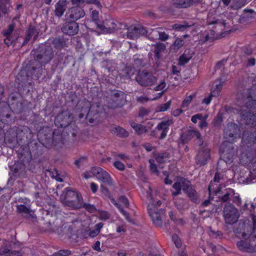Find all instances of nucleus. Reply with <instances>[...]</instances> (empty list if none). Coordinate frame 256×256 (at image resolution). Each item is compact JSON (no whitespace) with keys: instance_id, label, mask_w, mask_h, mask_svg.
I'll return each mask as SVG.
<instances>
[{"instance_id":"obj_1","label":"nucleus","mask_w":256,"mask_h":256,"mask_svg":"<svg viewBox=\"0 0 256 256\" xmlns=\"http://www.w3.org/2000/svg\"><path fill=\"white\" fill-rule=\"evenodd\" d=\"M238 104L240 107L244 105L248 108H250L248 112L242 111L240 113L242 120L246 126L250 127L256 126V100L252 98L251 96H247L246 98H242L240 100V98L237 101Z\"/></svg>"},{"instance_id":"obj_2","label":"nucleus","mask_w":256,"mask_h":256,"mask_svg":"<svg viewBox=\"0 0 256 256\" xmlns=\"http://www.w3.org/2000/svg\"><path fill=\"white\" fill-rule=\"evenodd\" d=\"M36 54V63H40L37 67L32 66L30 70L32 75L34 74L37 78H38L42 74V66L49 62L52 58L54 52L50 47L44 46L40 50L34 51Z\"/></svg>"},{"instance_id":"obj_3","label":"nucleus","mask_w":256,"mask_h":256,"mask_svg":"<svg viewBox=\"0 0 256 256\" xmlns=\"http://www.w3.org/2000/svg\"><path fill=\"white\" fill-rule=\"evenodd\" d=\"M152 192V190L149 188L146 192L147 198L148 200V212L153 222L158 226H160L162 224V216L164 214V210L160 209L158 210V207L161 205L162 202L160 200L153 199Z\"/></svg>"},{"instance_id":"obj_4","label":"nucleus","mask_w":256,"mask_h":256,"mask_svg":"<svg viewBox=\"0 0 256 256\" xmlns=\"http://www.w3.org/2000/svg\"><path fill=\"white\" fill-rule=\"evenodd\" d=\"M106 106L110 108H116L122 106L126 102V95L122 91L114 90L108 96L106 97Z\"/></svg>"},{"instance_id":"obj_5","label":"nucleus","mask_w":256,"mask_h":256,"mask_svg":"<svg viewBox=\"0 0 256 256\" xmlns=\"http://www.w3.org/2000/svg\"><path fill=\"white\" fill-rule=\"evenodd\" d=\"M66 204L74 209H78L82 207V198L76 192L72 190H66L65 194Z\"/></svg>"},{"instance_id":"obj_6","label":"nucleus","mask_w":256,"mask_h":256,"mask_svg":"<svg viewBox=\"0 0 256 256\" xmlns=\"http://www.w3.org/2000/svg\"><path fill=\"white\" fill-rule=\"evenodd\" d=\"M137 82L142 86H151L156 82L157 78L152 73L146 70L139 72L136 77Z\"/></svg>"},{"instance_id":"obj_7","label":"nucleus","mask_w":256,"mask_h":256,"mask_svg":"<svg viewBox=\"0 0 256 256\" xmlns=\"http://www.w3.org/2000/svg\"><path fill=\"white\" fill-rule=\"evenodd\" d=\"M84 106H86V108L82 109L84 113L80 114L79 118H82L84 114H86V118L90 122L92 123L96 118L95 116L99 112L100 106L96 104L90 105L88 102H85Z\"/></svg>"},{"instance_id":"obj_8","label":"nucleus","mask_w":256,"mask_h":256,"mask_svg":"<svg viewBox=\"0 0 256 256\" xmlns=\"http://www.w3.org/2000/svg\"><path fill=\"white\" fill-rule=\"evenodd\" d=\"M199 146L200 148L196 157V160L198 165L202 166L206 165L210 159V150L206 144L202 142V145Z\"/></svg>"},{"instance_id":"obj_9","label":"nucleus","mask_w":256,"mask_h":256,"mask_svg":"<svg viewBox=\"0 0 256 256\" xmlns=\"http://www.w3.org/2000/svg\"><path fill=\"white\" fill-rule=\"evenodd\" d=\"M224 214L226 222L230 224L236 222L239 217L238 210L233 205L230 204L225 206Z\"/></svg>"},{"instance_id":"obj_10","label":"nucleus","mask_w":256,"mask_h":256,"mask_svg":"<svg viewBox=\"0 0 256 256\" xmlns=\"http://www.w3.org/2000/svg\"><path fill=\"white\" fill-rule=\"evenodd\" d=\"M73 116L70 112L64 111L59 114L55 118L54 124L58 128H65L72 121Z\"/></svg>"},{"instance_id":"obj_11","label":"nucleus","mask_w":256,"mask_h":256,"mask_svg":"<svg viewBox=\"0 0 256 256\" xmlns=\"http://www.w3.org/2000/svg\"><path fill=\"white\" fill-rule=\"evenodd\" d=\"M92 175L96 178L108 185H112V182L110 174L105 170L100 167H94L92 168Z\"/></svg>"},{"instance_id":"obj_12","label":"nucleus","mask_w":256,"mask_h":256,"mask_svg":"<svg viewBox=\"0 0 256 256\" xmlns=\"http://www.w3.org/2000/svg\"><path fill=\"white\" fill-rule=\"evenodd\" d=\"M85 15L84 10L80 6H74L69 8L66 12V20L75 22L76 20L83 18Z\"/></svg>"},{"instance_id":"obj_13","label":"nucleus","mask_w":256,"mask_h":256,"mask_svg":"<svg viewBox=\"0 0 256 256\" xmlns=\"http://www.w3.org/2000/svg\"><path fill=\"white\" fill-rule=\"evenodd\" d=\"M246 234V232H243L242 234V238L240 237L239 235H237V236L240 238H242L244 240H240L238 241L236 243V246L238 248L244 252H252L254 251V248L252 245L250 243L251 242H256V240H254V239H250V238H248L246 236V238H244L243 236V234Z\"/></svg>"},{"instance_id":"obj_14","label":"nucleus","mask_w":256,"mask_h":256,"mask_svg":"<svg viewBox=\"0 0 256 256\" xmlns=\"http://www.w3.org/2000/svg\"><path fill=\"white\" fill-rule=\"evenodd\" d=\"M124 28L127 30L126 36L130 39H136L140 36L144 35L146 33V30L143 27H130L128 28L127 26L124 24Z\"/></svg>"},{"instance_id":"obj_15","label":"nucleus","mask_w":256,"mask_h":256,"mask_svg":"<svg viewBox=\"0 0 256 256\" xmlns=\"http://www.w3.org/2000/svg\"><path fill=\"white\" fill-rule=\"evenodd\" d=\"M240 131L238 125L232 122L229 123L224 130V137L229 138V140H233Z\"/></svg>"},{"instance_id":"obj_16","label":"nucleus","mask_w":256,"mask_h":256,"mask_svg":"<svg viewBox=\"0 0 256 256\" xmlns=\"http://www.w3.org/2000/svg\"><path fill=\"white\" fill-rule=\"evenodd\" d=\"M185 184V188L184 192L186 194L190 199L194 203H198L200 202L199 196L195 190L192 184L190 181L187 180Z\"/></svg>"},{"instance_id":"obj_17","label":"nucleus","mask_w":256,"mask_h":256,"mask_svg":"<svg viewBox=\"0 0 256 256\" xmlns=\"http://www.w3.org/2000/svg\"><path fill=\"white\" fill-rule=\"evenodd\" d=\"M200 2V0H172L171 5L174 8H184Z\"/></svg>"},{"instance_id":"obj_18","label":"nucleus","mask_w":256,"mask_h":256,"mask_svg":"<svg viewBox=\"0 0 256 256\" xmlns=\"http://www.w3.org/2000/svg\"><path fill=\"white\" fill-rule=\"evenodd\" d=\"M78 23L71 21L65 23L62 28V32L68 35H74L78 33Z\"/></svg>"},{"instance_id":"obj_19","label":"nucleus","mask_w":256,"mask_h":256,"mask_svg":"<svg viewBox=\"0 0 256 256\" xmlns=\"http://www.w3.org/2000/svg\"><path fill=\"white\" fill-rule=\"evenodd\" d=\"M186 182H187L186 179L180 178L174 184L172 188L174 190L172 191L173 198L176 197L178 195L182 194V190H184V188H185V184H186Z\"/></svg>"},{"instance_id":"obj_20","label":"nucleus","mask_w":256,"mask_h":256,"mask_svg":"<svg viewBox=\"0 0 256 256\" xmlns=\"http://www.w3.org/2000/svg\"><path fill=\"white\" fill-rule=\"evenodd\" d=\"M184 140H188L196 136L197 139V143L198 145H202L203 140L201 138V134L198 130H190L184 132L182 136Z\"/></svg>"},{"instance_id":"obj_21","label":"nucleus","mask_w":256,"mask_h":256,"mask_svg":"<svg viewBox=\"0 0 256 256\" xmlns=\"http://www.w3.org/2000/svg\"><path fill=\"white\" fill-rule=\"evenodd\" d=\"M221 174L218 173H216L214 179V182H211L208 187V191L210 196L212 194H216L219 193L221 190V188L219 186L214 187V182H220V180L221 178Z\"/></svg>"},{"instance_id":"obj_22","label":"nucleus","mask_w":256,"mask_h":256,"mask_svg":"<svg viewBox=\"0 0 256 256\" xmlns=\"http://www.w3.org/2000/svg\"><path fill=\"white\" fill-rule=\"evenodd\" d=\"M67 7V4L66 0H60L55 5L54 10L56 16L58 18L61 17L66 11Z\"/></svg>"},{"instance_id":"obj_23","label":"nucleus","mask_w":256,"mask_h":256,"mask_svg":"<svg viewBox=\"0 0 256 256\" xmlns=\"http://www.w3.org/2000/svg\"><path fill=\"white\" fill-rule=\"evenodd\" d=\"M39 34V30L36 28L30 26L26 31L24 42L27 43L29 40L33 38V40L35 41Z\"/></svg>"},{"instance_id":"obj_24","label":"nucleus","mask_w":256,"mask_h":256,"mask_svg":"<svg viewBox=\"0 0 256 256\" xmlns=\"http://www.w3.org/2000/svg\"><path fill=\"white\" fill-rule=\"evenodd\" d=\"M49 41L48 44L58 50H61L66 46V40L62 37L55 38L52 40H49Z\"/></svg>"},{"instance_id":"obj_25","label":"nucleus","mask_w":256,"mask_h":256,"mask_svg":"<svg viewBox=\"0 0 256 256\" xmlns=\"http://www.w3.org/2000/svg\"><path fill=\"white\" fill-rule=\"evenodd\" d=\"M234 191L231 188H228L226 190L224 195L220 198V200L223 202H227L230 200L232 198H234L238 200L239 204L241 203V200L239 196H234Z\"/></svg>"},{"instance_id":"obj_26","label":"nucleus","mask_w":256,"mask_h":256,"mask_svg":"<svg viewBox=\"0 0 256 256\" xmlns=\"http://www.w3.org/2000/svg\"><path fill=\"white\" fill-rule=\"evenodd\" d=\"M176 208L179 210H183L188 208L186 200L182 198L176 197L173 198Z\"/></svg>"},{"instance_id":"obj_27","label":"nucleus","mask_w":256,"mask_h":256,"mask_svg":"<svg viewBox=\"0 0 256 256\" xmlns=\"http://www.w3.org/2000/svg\"><path fill=\"white\" fill-rule=\"evenodd\" d=\"M251 218L253 224L252 232L250 234H244L243 236L244 238H246V236H248V238H250V239H254V240L255 239L256 240V216L252 214L251 215Z\"/></svg>"},{"instance_id":"obj_28","label":"nucleus","mask_w":256,"mask_h":256,"mask_svg":"<svg viewBox=\"0 0 256 256\" xmlns=\"http://www.w3.org/2000/svg\"><path fill=\"white\" fill-rule=\"evenodd\" d=\"M103 27L104 28L102 30L104 32L111 33L116 28V24L114 20H110L106 22Z\"/></svg>"},{"instance_id":"obj_29","label":"nucleus","mask_w":256,"mask_h":256,"mask_svg":"<svg viewBox=\"0 0 256 256\" xmlns=\"http://www.w3.org/2000/svg\"><path fill=\"white\" fill-rule=\"evenodd\" d=\"M11 244L10 242L4 240L3 241V244L0 248V254H8L11 250Z\"/></svg>"},{"instance_id":"obj_30","label":"nucleus","mask_w":256,"mask_h":256,"mask_svg":"<svg viewBox=\"0 0 256 256\" xmlns=\"http://www.w3.org/2000/svg\"><path fill=\"white\" fill-rule=\"evenodd\" d=\"M17 210L18 212L22 214L24 216L26 217L32 216V211L28 208L26 206L23 204H20L17 206Z\"/></svg>"},{"instance_id":"obj_31","label":"nucleus","mask_w":256,"mask_h":256,"mask_svg":"<svg viewBox=\"0 0 256 256\" xmlns=\"http://www.w3.org/2000/svg\"><path fill=\"white\" fill-rule=\"evenodd\" d=\"M131 126L134 130L138 134H142L148 132V130L142 124H138L135 122H132L131 124Z\"/></svg>"},{"instance_id":"obj_32","label":"nucleus","mask_w":256,"mask_h":256,"mask_svg":"<svg viewBox=\"0 0 256 256\" xmlns=\"http://www.w3.org/2000/svg\"><path fill=\"white\" fill-rule=\"evenodd\" d=\"M215 82L216 83L215 88L212 91V93L213 94V96H216L219 95L222 88L224 81H222L220 80L216 81Z\"/></svg>"},{"instance_id":"obj_33","label":"nucleus","mask_w":256,"mask_h":256,"mask_svg":"<svg viewBox=\"0 0 256 256\" xmlns=\"http://www.w3.org/2000/svg\"><path fill=\"white\" fill-rule=\"evenodd\" d=\"M244 13L242 15L241 17L246 18L247 20H251L252 18L256 17V12L252 10L245 9L244 10Z\"/></svg>"},{"instance_id":"obj_34","label":"nucleus","mask_w":256,"mask_h":256,"mask_svg":"<svg viewBox=\"0 0 256 256\" xmlns=\"http://www.w3.org/2000/svg\"><path fill=\"white\" fill-rule=\"evenodd\" d=\"M134 64L137 68H140L144 65L142 58L140 55H134L133 58Z\"/></svg>"},{"instance_id":"obj_35","label":"nucleus","mask_w":256,"mask_h":256,"mask_svg":"<svg viewBox=\"0 0 256 256\" xmlns=\"http://www.w3.org/2000/svg\"><path fill=\"white\" fill-rule=\"evenodd\" d=\"M136 70L131 66H127L123 70L124 75L128 78H130L134 76Z\"/></svg>"},{"instance_id":"obj_36","label":"nucleus","mask_w":256,"mask_h":256,"mask_svg":"<svg viewBox=\"0 0 256 256\" xmlns=\"http://www.w3.org/2000/svg\"><path fill=\"white\" fill-rule=\"evenodd\" d=\"M247 0H233L232 8L234 10H238L245 6Z\"/></svg>"},{"instance_id":"obj_37","label":"nucleus","mask_w":256,"mask_h":256,"mask_svg":"<svg viewBox=\"0 0 256 256\" xmlns=\"http://www.w3.org/2000/svg\"><path fill=\"white\" fill-rule=\"evenodd\" d=\"M171 123V121L169 120L162 121L158 124L156 128L158 130H169Z\"/></svg>"},{"instance_id":"obj_38","label":"nucleus","mask_w":256,"mask_h":256,"mask_svg":"<svg viewBox=\"0 0 256 256\" xmlns=\"http://www.w3.org/2000/svg\"><path fill=\"white\" fill-rule=\"evenodd\" d=\"M162 28H158L156 29V32L158 34V39L162 41H166L169 38V36L166 32L162 31Z\"/></svg>"},{"instance_id":"obj_39","label":"nucleus","mask_w":256,"mask_h":256,"mask_svg":"<svg viewBox=\"0 0 256 256\" xmlns=\"http://www.w3.org/2000/svg\"><path fill=\"white\" fill-rule=\"evenodd\" d=\"M114 132L121 137H126L128 136V133L124 129L118 126L114 128Z\"/></svg>"},{"instance_id":"obj_40","label":"nucleus","mask_w":256,"mask_h":256,"mask_svg":"<svg viewBox=\"0 0 256 256\" xmlns=\"http://www.w3.org/2000/svg\"><path fill=\"white\" fill-rule=\"evenodd\" d=\"M169 157L168 153H163L159 154L156 158V161L158 163H163L166 162Z\"/></svg>"},{"instance_id":"obj_41","label":"nucleus","mask_w":256,"mask_h":256,"mask_svg":"<svg viewBox=\"0 0 256 256\" xmlns=\"http://www.w3.org/2000/svg\"><path fill=\"white\" fill-rule=\"evenodd\" d=\"M192 26V24H188V23L185 22L184 24H174L172 28L174 29L177 30L178 31H183L186 28L190 27Z\"/></svg>"},{"instance_id":"obj_42","label":"nucleus","mask_w":256,"mask_h":256,"mask_svg":"<svg viewBox=\"0 0 256 256\" xmlns=\"http://www.w3.org/2000/svg\"><path fill=\"white\" fill-rule=\"evenodd\" d=\"M15 26L14 24H10L8 28L3 30V34L6 37H11V34L12 33Z\"/></svg>"},{"instance_id":"obj_43","label":"nucleus","mask_w":256,"mask_h":256,"mask_svg":"<svg viewBox=\"0 0 256 256\" xmlns=\"http://www.w3.org/2000/svg\"><path fill=\"white\" fill-rule=\"evenodd\" d=\"M236 152L234 148H232L230 150V152L228 154V156L227 157L228 160H220L218 162V164H220L222 162H226L227 163L228 162H229L230 161L234 156H235Z\"/></svg>"},{"instance_id":"obj_44","label":"nucleus","mask_w":256,"mask_h":256,"mask_svg":"<svg viewBox=\"0 0 256 256\" xmlns=\"http://www.w3.org/2000/svg\"><path fill=\"white\" fill-rule=\"evenodd\" d=\"M195 96V94H191L187 97H186L184 100H183L182 104V108H186L190 104L191 102L192 98Z\"/></svg>"},{"instance_id":"obj_45","label":"nucleus","mask_w":256,"mask_h":256,"mask_svg":"<svg viewBox=\"0 0 256 256\" xmlns=\"http://www.w3.org/2000/svg\"><path fill=\"white\" fill-rule=\"evenodd\" d=\"M150 163V168L152 172L156 174V175L158 174V171L157 169V166L156 164H154V160L152 159L149 160Z\"/></svg>"},{"instance_id":"obj_46","label":"nucleus","mask_w":256,"mask_h":256,"mask_svg":"<svg viewBox=\"0 0 256 256\" xmlns=\"http://www.w3.org/2000/svg\"><path fill=\"white\" fill-rule=\"evenodd\" d=\"M184 40L179 38H176L173 44L174 49L178 50L184 45Z\"/></svg>"},{"instance_id":"obj_47","label":"nucleus","mask_w":256,"mask_h":256,"mask_svg":"<svg viewBox=\"0 0 256 256\" xmlns=\"http://www.w3.org/2000/svg\"><path fill=\"white\" fill-rule=\"evenodd\" d=\"M165 48V46L164 44H156V50H154V54L155 56H156L157 58H158L160 57L159 56V53L162 51L164 50Z\"/></svg>"},{"instance_id":"obj_48","label":"nucleus","mask_w":256,"mask_h":256,"mask_svg":"<svg viewBox=\"0 0 256 256\" xmlns=\"http://www.w3.org/2000/svg\"><path fill=\"white\" fill-rule=\"evenodd\" d=\"M172 241L174 242V243L176 246L178 248L181 246L182 242H181L180 238L177 234H173L172 236Z\"/></svg>"},{"instance_id":"obj_49","label":"nucleus","mask_w":256,"mask_h":256,"mask_svg":"<svg viewBox=\"0 0 256 256\" xmlns=\"http://www.w3.org/2000/svg\"><path fill=\"white\" fill-rule=\"evenodd\" d=\"M82 206L86 210L92 213L96 211V208L93 204L85 203L84 204H82Z\"/></svg>"},{"instance_id":"obj_50","label":"nucleus","mask_w":256,"mask_h":256,"mask_svg":"<svg viewBox=\"0 0 256 256\" xmlns=\"http://www.w3.org/2000/svg\"><path fill=\"white\" fill-rule=\"evenodd\" d=\"M70 254L71 252L69 250H60L54 254L52 256H68Z\"/></svg>"},{"instance_id":"obj_51","label":"nucleus","mask_w":256,"mask_h":256,"mask_svg":"<svg viewBox=\"0 0 256 256\" xmlns=\"http://www.w3.org/2000/svg\"><path fill=\"white\" fill-rule=\"evenodd\" d=\"M223 118L222 114H218L214 120V125L216 126H219L220 125L221 122H222Z\"/></svg>"},{"instance_id":"obj_52","label":"nucleus","mask_w":256,"mask_h":256,"mask_svg":"<svg viewBox=\"0 0 256 256\" xmlns=\"http://www.w3.org/2000/svg\"><path fill=\"white\" fill-rule=\"evenodd\" d=\"M194 54V50L191 49H186L183 54V57L186 56L190 60Z\"/></svg>"},{"instance_id":"obj_53","label":"nucleus","mask_w":256,"mask_h":256,"mask_svg":"<svg viewBox=\"0 0 256 256\" xmlns=\"http://www.w3.org/2000/svg\"><path fill=\"white\" fill-rule=\"evenodd\" d=\"M151 98H148L146 96H137L136 100L137 102L144 104L150 100Z\"/></svg>"},{"instance_id":"obj_54","label":"nucleus","mask_w":256,"mask_h":256,"mask_svg":"<svg viewBox=\"0 0 256 256\" xmlns=\"http://www.w3.org/2000/svg\"><path fill=\"white\" fill-rule=\"evenodd\" d=\"M114 166L120 170H124L125 168L124 164L119 160H116L114 163Z\"/></svg>"},{"instance_id":"obj_55","label":"nucleus","mask_w":256,"mask_h":256,"mask_svg":"<svg viewBox=\"0 0 256 256\" xmlns=\"http://www.w3.org/2000/svg\"><path fill=\"white\" fill-rule=\"evenodd\" d=\"M120 212L124 215V216L125 217V218L128 222L132 224L134 223V220L130 216L129 214L126 212L124 209H122Z\"/></svg>"},{"instance_id":"obj_56","label":"nucleus","mask_w":256,"mask_h":256,"mask_svg":"<svg viewBox=\"0 0 256 256\" xmlns=\"http://www.w3.org/2000/svg\"><path fill=\"white\" fill-rule=\"evenodd\" d=\"M110 217V214L106 212H101L100 213L99 218L102 220H108Z\"/></svg>"},{"instance_id":"obj_57","label":"nucleus","mask_w":256,"mask_h":256,"mask_svg":"<svg viewBox=\"0 0 256 256\" xmlns=\"http://www.w3.org/2000/svg\"><path fill=\"white\" fill-rule=\"evenodd\" d=\"M166 86V84L164 81H162L158 85L154 88L155 91L162 90Z\"/></svg>"},{"instance_id":"obj_58","label":"nucleus","mask_w":256,"mask_h":256,"mask_svg":"<svg viewBox=\"0 0 256 256\" xmlns=\"http://www.w3.org/2000/svg\"><path fill=\"white\" fill-rule=\"evenodd\" d=\"M215 96H213V94L211 92V94L208 96L204 98L202 101V104H205L206 105H208L210 104L212 97H214Z\"/></svg>"},{"instance_id":"obj_59","label":"nucleus","mask_w":256,"mask_h":256,"mask_svg":"<svg viewBox=\"0 0 256 256\" xmlns=\"http://www.w3.org/2000/svg\"><path fill=\"white\" fill-rule=\"evenodd\" d=\"M190 60L186 56L183 57V54L179 58L178 64L180 65H184L187 64Z\"/></svg>"},{"instance_id":"obj_60","label":"nucleus","mask_w":256,"mask_h":256,"mask_svg":"<svg viewBox=\"0 0 256 256\" xmlns=\"http://www.w3.org/2000/svg\"><path fill=\"white\" fill-rule=\"evenodd\" d=\"M116 232L120 233L122 232L123 233H124L126 232V224L124 223L122 224L121 225H118L117 226Z\"/></svg>"},{"instance_id":"obj_61","label":"nucleus","mask_w":256,"mask_h":256,"mask_svg":"<svg viewBox=\"0 0 256 256\" xmlns=\"http://www.w3.org/2000/svg\"><path fill=\"white\" fill-rule=\"evenodd\" d=\"M170 101L167 102L166 104H162L160 108V111L164 112V111L167 110H168L170 108Z\"/></svg>"},{"instance_id":"obj_62","label":"nucleus","mask_w":256,"mask_h":256,"mask_svg":"<svg viewBox=\"0 0 256 256\" xmlns=\"http://www.w3.org/2000/svg\"><path fill=\"white\" fill-rule=\"evenodd\" d=\"M86 161V158L84 157L80 158L78 160H76L74 162L75 164L78 168H80L83 163Z\"/></svg>"},{"instance_id":"obj_63","label":"nucleus","mask_w":256,"mask_h":256,"mask_svg":"<svg viewBox=\"0 0 256 256\" xmlns=\"http://www.w3.org/2000/svg\"><path fill=\"white\" fill-rule=\"evenodd\" d=\"M208 22L209 24H216L220 26H225V24H226V22L224 21H222V20H216L214 21H211L210 20H208Z\"/></svg>"},{"instance_id":"obj_64","label":"nucleus","mask_w":256,"mask_h":256,"mask_svg":"<svg viewBox=\"0 0 256 256\" xmlns=\"http://www.w3.org/2000/svg\"><path fill=\"white\" fill-rule=\"evenodd\" d=\"M120 200L126 206H129V202L128 198L124 196H121L120 198Z\"/></svg>"}]
</instances>
